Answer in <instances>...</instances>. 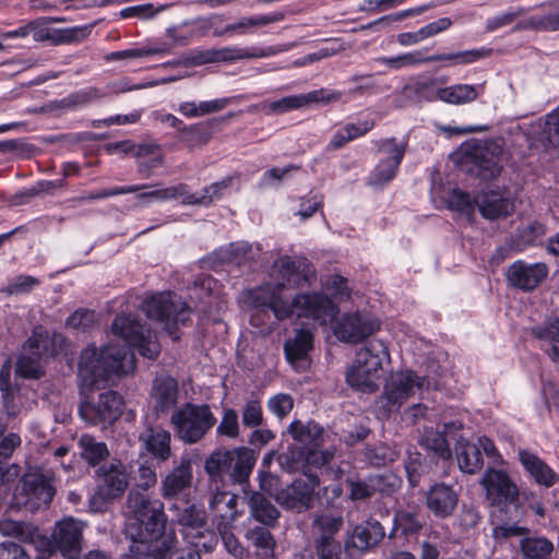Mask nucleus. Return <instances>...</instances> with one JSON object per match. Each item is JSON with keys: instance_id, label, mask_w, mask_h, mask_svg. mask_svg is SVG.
<instances>
[{"instance_id": "56", "label": "nucleus", "mask_w": 559, "mask_h": 559, "mask_svg": "<svg viewBox=\"0 0 559 559\" xmlns=\"http://www.w3.org/2000/svg\"><path fill=\"white\" fill-rule=\"evenodd\" d=\"M183 183H177L167 188H158L150 191H143L136 194V199L141 203H148L151 200L170 201L176 199L182 200Z\"/></svg>"}, {"instance_id": "6", "label": "nucleus", "mask_w": 559, "mask_h": 559, "mask_svg": "<svg viewBox=\"0 0 559 559\" xmlns=\"http://www.w3.org/2000/svg\"><path fill=\"white\" fill-rule=\"evenodd\" d=\"M257 455L249 448L219 449L205 460L204 469L210 476V484H222L225 474L233 483L245 484L249 479Z\"/></svg>"}, {"instance_id": "54", "label": "nucleus", "mask_w": 559, "mask_h": 559, "mask_svg": "<svg viewBox=\"0 0 559 559\" xmlns=\"http://www.w3.org/2000/svg\"><path fill=\"white\" fill-rule=\"evenodd\" d=\"M159 185H131V186H121V187H114V188H107L102 189L96 192L88 193L86 195L80 197L76 200L80 202H91L95 200L106 199L115 195L120 194H128V193H134L140 192L142 190L158 187Z\"/></svg>"}, {"instance_id": "57", "label": "nucleus", "mask_w": 559, "mask_h": 559, "mask_svg": "<svg viewBox=\"0 0 559 559\" xmlns=\"http://www.w3.org/2000/svg\"><path fill=\"white\" fill-rule=\"evenodd\" d=\"M103 95L98 88L87 87L68 95L61 99L60 104L62 108L75 109L99 99Z\"/></svg>"}, {"instance_id": "2", "label": "nucleus", "mask_w": 559, "mask_h": 559, "mask_svg": "<svg viewBox=\"0 0 559 559\" xmlns=\"http://www.w3.org/2000/svg\"><path fill=\"white\" fill-rule=\"evenodd\" d=\"M127 509L131 515L127 533L133 540L132 546L153 552L147 545L157 540L164 533L166 515L164 503L150 495L131 490L127 498Z\"/></svg>"}, {"instance_id": "4", "label": "nucleus", "mask_w": 559, "mask_h": 559, "mask_svg": "<svg viewBox=\"0 0 559 559\" xmlns=\"http://www.w3.org/2000/svg\"><path fill=\"white\" fill-rule=\"evenodd\" d=\"M390 361L386 344L378 338L369 341L356 354L353 365L346 372L347 383L362 392H373L384 362Z\"/></svg>"}, {"instance_id": "46", "label": "nucleus", "mask_w": 559, "mask_h": 559, "mask_svg": "<svg viewBox=\"0 0 559 559\" xmlns=\"http://www.w3.org/2000/svg\"><path fill=\"white\" fill-rule=\"evenodd\" d=\"M247 538L255 548V555L260 559L273 557L275 540L269 530L262 526H255L248 531Z\"/></svg>"}, {"instance_id": "19", "label": "nucleus", "mask_w": 559, "mask_h": 559, "mask_svg": "<svg viewBox=\"0 0 559 559\" xmlns=\"http://www.w3.org/2000/svg\"><path fill=\"white\" fill-rule=\"evenodd\" d=\"M378 146L385 158L377 164L369 176L368 182L374 187L383 186L395 177L406 151V143L397 142L395 138L381 140Z\"/></svg>"}, {"instance_id": "53", "label": "nucleus", "mask_w": 559, "mask_h": 559, "mask_svg": "<svg viewBox=\"0 0 559 559\" xmlns=\"http://www.w3.org/2000/svg\"><path fill=\"white\" fill-rule=\"evenodd\" d=\"M0 532L3 535L17 537L24 543L34 542L37 535V528L33 525L13 520L0 521Z\"/></svg>"}, {"instance_id": "36", "label": "nucleus", "mask_w": 559, "mask_h": 559, "mask_svg": "<svg viewBox=\"0 0 559 559\" xmlns=\"http://www.w3.org/2000/svg\"><path fill=\"white\" fill-rule=\"evenodd\" d=\"M233 177H226L221 181L214 182L203 188L200 195L190 192L188 185L183 183L182 204L185 205H210L219 200L225 190L231 187Z\"/></svg>"}, {"instance_id": "27", "label": "nucleus", "mask_w": 559, "mask_h": 559, "mask_svg": "<svg viewBox=\"0 0 559 559\" xmlns=\"http://www.w3.org/2000/svg\"><path fill=\"white\" fill-rule=\"evenodd\" d=\"M457 492L452 486L443 483L431 486L426 496L427 508L435 516L440 519L451 516L457 506Z\"/></svg>"}, {"instance_id": "64", "label": "nucleus", "mask_w": 559, "mask_h": 559, "mask_svg": "<svg viewBox=\"0 0 559 559\" xmlns=\"http://www.w3.org/2000/svg\"><path fill=\"white\" fill-rule=\"evenodd\" d=\"M543 132L551 145L559 146V106L546 116Z\"/></svg>"}, {"instance_id": "40", "label": "nucleus", "mask_w": 559, "mask_h": 559, "mask_svg": "<svg viewBox=\"0 0 559 559\" xmlns=\"http://www.w3.org/2000/svg\"><path fill=\"white\" fill-rule=\"evenodd\" d=\"M456 459L460 469L466 474H475L484 465L483 453L476 443L460 441L456 448Z\"/></svg>"}, {"instance_id": "9", "label": "nucleus", "mask_w": 559, "mask_h": 559, "mask_svg": "<svg viewBox=\"0 0 559 559\" xmlns=\"http://www.w3.org/2000/svg\"><path fill=\"white\" fill-rule=\"evenodd\" d=\"M97 486L90 498L93 512H102L105 507L120 498L129 486V474L123 463L114 460L96 469Z\"/></svg>"}, {"instance_id": "55", "label": "nucleus", "mask_w": 559, "mask_h": 559, "mask_svg": "<svg viewBox=\"0 0 559 559\" xmlns=\"http://www.w3.org/2000/svg\"><path fill=\"white\" fill-rule=\"evenodd\" d=\"M43 359L23 350L16 361V373L23 378L38 379L44 373Z\"/></svg>"}, {"instance_id": "13", "label": "nucleus", "mask_w": 559, "mask_h": 559, "mask_svg": "<svg viewBox=\"0 0 559 559\" xmlns=\"http://www.w3.org/2000/svg\"><path fill=\"white\" fill-rule=\"evenodd\" d=\"M55 493L50 477L39 471H29L21 478L17 499L26 509L36 511L41 507H48Z\"/></svg>"}, {"instance_id": "10", "label": "nucleus", "mask_w": 559, "mask_h": 559, "mask_svg": "<svg viewBox=\"0 0 559 559\" xmlns=\"http://www.w3.org/2000/svg\"><path fill=\"white\" fill-rule=\"evenodd\" d=\"M142 309L148 318L164 322L166 330L174 340L178 338L175 335L178 325L186 324L190 316V309L186 302L170 292L160 293L145 299Z\"/></svg>"}, {"instance_id": "50", "label": "nucleus", "mask_w": 559, "mask_h": 559, "mask_svg": "<svg viewBox=\"0 0 559 559\" xmlns=\"http://www.w3.org/2000/svg\"><path fill=\"white\" fill-rule=\"evenodd\" d=\"M425 57L420 50H414L394 57H379L376 61L385 64L392 70H401L426 63Z\"/></svg>"}, {"instance_id": "7", "label": "nucleus", "mask_w": 559, "mask_h": 559, "mask_svg": "<svg viewBox=\"0 0 559 559\" xmlns=\"http://www.w3.org/2000/svg\"><path fill=\"white\" fill-rule=\"evenodd\" d=\"M170 423L181 441L194 444L215 426L216 417L207 404L186 403L171 414Z\"/></svg>"}, {"instance_id": "20", "label": "nucleus", "mask_w": 559, "mask_h": 559, "mask_svg": "<svg viewBox=\"0 0 559 559\" xmlns=\"http://www.w3.org/2000/svg\"><path fill=\"white\" fill-rule=\"evenodd\" d=\"M342 93L338 91H331L320 88L305 94L289 95L281 99L263 103L262 110L266 115H282L292 110L300 109L309 106L310 104H330L340 100Z\"/></svg>"}, {"instance_id": "31", "label": "nucleus", "mask_w": 559, "mask_h": 559, "mask_svg": "<svg viewBox=\"0 0 559 559\" xmlns=\"http://www.w3.org/2000/svg\"><path fill=\"white\" fill-rule=\"evenodd\" d=\"M544 10L540 15H532L520 21L515 29H533L544 32L559 31V0H550L539 4Z\"/></svg>"}, {"instance_id": "5", "label": "nucleus", "mask_w": 559, "mask_h": 559, "mask_svg": "<svg viewBox=\"0 0 559 559\" xmlns=\"http://www.w3.org/2000/svg\"><path fill=\"white\" fill-rule=\"evenodd\" d=\"M273 272L278 273V282L276 285L266 284L252 290L253 304L255 307L270 308L278 320H284L292 316V307L283 290L286 286L299 282L296 261L289 257H282L274 262Z\"/></svg>"}, {"instance_id": "30", "label": "nucleus", "mask_w": 559, "mask_h": 559, "mask_svg": "<svg viewBox=\"0 0 559 559\" xmlns=\"http://www.w3.org/2000/svg\"><path fill=\"white\" fill-rule=\"evenodd\" d=\"M209 506L215 516L222 520V523H230L237 518L238 497L229 491L222 490L221 484H210Z\"/></svg>"}, {"instance_id": "43", "label": "nucleus", "mask_w": 559, "mask_h": 559, "mask_svg": "<svg viewBox=\"0 0 559 559\" xmlns=\"http://www.w3.org/2000/svg\"><path fill=\"white\" fill-rule=\"evenodd\" d=\"M520 547L526 559H549L555 549L554 543L543 536L524 537Z\"/></svg>"}, {"instance_id": "3", "label": "nucleus", "mask_w": 559, "mask_h": 559, "mask_svg": "<svg viewBox=\"0 0 559 559\" xmlns=\"http://www.w3.org/2000/svg\"><path fill=\"white\" fill-rule=\"evenodd\" d=\"M294 44H278L269 47H238L229 46L212 49H193L174 61L164 63V67H198L206 63L235 62L243 59H259L286 52Z\"/></svg>"}, {"instance_id": "11", "label": "nucleus", "mask_w": 559, "mask_h": 559, "mask_svg": "<svg viewBox=\"0 0 559 559\" xmlns=\"http://www.w3.org/2000/svg\"><path fill=\"white\" fill-rule=\"evenodd\" d=\"M343 518L332 514H317L312 520V558L342 559L343 546L336 535L343 527Z\"/></svg>"}, {"instance_id": "8", "label": "nucleus", "mask_w": 559, "mask_h": 559, "mask_svg": "<svg viewBox=\"0 0 559 559\" xmlns=\"http://www.w3.org/2000/svg\"><path fill=\"white\" fill-rule=\"evenodd\" d=\"M111 333L144 358L154 360L160 353L156 334L134 314H118L111 323Z\"/></svg>"}, {"instance_id": "28", "label": "nucleus", "mask_w": 559, "mask_h": 559, "mask_svg": "<svg viewBox=\"0 0 559 559\" xmlns=\"http://www.w3.org/2000/svg\"><path fill=\"white\" fill-rule=\"evenodd\" d=\"M192 463L189 457H181L162 481V495L166 499H171L183 493L192 484Z\"/></svg>"}, {"instance_id": "51", "label": "nucleus", "mask_w": 559, "mask_h": 559, "mask_svg": "<svg viewBox=\"0 0 559 559\" xmlns=\"http://www.w3.org/2000/svg\"><path fill=\"white\" fill-rule=\"evenodd\" d=\"M200 547H189L185 550L177 551L176 545L173 539L164 540L160 547H156L153 550L154 559H201Z\"/></svg>"}, {"instance_id": "45", "label": "nucleus", "mask_w": 559, "mask_h": 559, "mask_svg": "<svg viewBox=\"0 0 559 559\" xmlns=\"http://www.w3.org/2000/svg\"><path fill=\"white\" fill-rule=\"evenodd\" d=\"M491 49L480 48L451 53H435L426 56V63L438 61H450L451 64H468L490 55Z\"/></svg>"}, {"instance_id": "22", "label": "nucleus", "mask_w": 559, "mask_h": 559, "mask_svg": "<svg viewBox=\"0 0 559 559\" xmlns=\"http://www.w3.org/2000/svg\"><path fill=\"white\" fill-rule=\"evenodd\" d=\"M501 152L502 148L492 142L476 143L466 151L465 158L477 169L478 176L486 180L495 179L502 169Z\"/></svg>"}, {"instance_id": "42", "label": "nucleus", "mask_w": 559, "mask_h": 559, "mask_svg": "<svg viewBox=\"0 0 559 559\" xmlns=\"http://www.w3.org/2000/svg\"><path fill=\"white\" fill-rule=\"evenodd\" d=\"M78 445L82 459L93 466L97 465L109 455L107 444L103 441H97L90 435L81 436Z\"/></svg>"}, {"instance_id": "17", "label": "nucleus", "mask_w": 559, "mask_h": 559, "mask_svg": "<svg viewBox=\"0 0 559 559\" xmlns=\"http://www.w3.org/2000/svg\"><path fill=\"white\" fill-rule=\"evenodd\" d=\"M380 329L377 319L366 312L343 314L334 325V335L344 343L357 344Z\"/></svg>"}, {"instance_id": "60", "label": "nucleus", "mask_w": 559, "mask_h": 559, "mask_svg": "<svg viewBox=\"0 0 559 559\" xmlns=\"http://www.w3.org/2000/svg\"><path fill=\"white\" fill-rule=\"evenodd\" d=\"M371 489L373 495L379 492L381 495L390 496L400 489L402 480L393 473H384L370 477Z\"/></svg>"}, {"instance_id": "14", "label": "nucleus", "mask_w": 559, "mask_h": 559, "mask_svg": "<svg viewBox=\"0 0 559 559\" xmlns=\"http://www.w3.org/2000/svg\"><path fill=\"white\" fill-rule=\"evenodd\" d=\"M319 484V477L314 474L307 475V478L295 479L289 486L275 493V500L286 510L296 513L305 512L312 508L314 490Z\"/></svg>"}, {"instance_id": "63", "label": "nucleus", "mask_w": 559, "mask_h": 559, "mask_svg": "<svg viewBox=\"0 0 559 559\" xmlns=\"http://www.w3.org/2000/svg\"><path fill=\"white\" fill-rule=\"evenodd\" d=\"M40 281L32 275H17L14 277L3 292L8 295H20L31 292L35 286H38Z\"/></svg>"}, {"instance_id": "26", "label": "nucleus", "mask_w": 559, "mask_h": 559, "mask_svg": "<svg viewBox=\"0 0 559 559\" xmlns=\"http://www.w3.org/2000/svg\"><path fill=\"white\" fill-rule=\"evenodd\" d=\"M385 536L384 527L374 519L356 525L347 535L346 548H355L359 551H368L376 547Z\"/></svg>"}, {"instance_id": "49", "label": "nucleus", "mask_w": 559, "mask_h": 559, "mask_svg": "<svg viewBox=\"0 0 559 559\" xmlns=\"http://www.w3.org/2000/svg\"><path fill=\"white\" fill-rule=\"evenodd\" d=\"M433 81L413 80L405 84L401 91V95L408 100L415 102H432L436 100V93L431 92Z\"/></svg>"}, {"instance_id": "58", "label": "nucleus", "mask_w": 559, "mask_h": 559, "mask_svg": "<svg viewBox=\"0 0 559 559\" xmlns=\"http://www.w3.org/2000/svg\"><path fill=\"white\" fill-rule=\"evenodd\" d=\"M423 445L431 450L436 455L444 460L451 456L448 440L444 435L439 431L429 430L425 433L421 441Z\"/></svg>"}, {"instance_id": "35", "label": "nucleus", "mask_w": 559, "mask_h": 559, "mask_svg": "<svg viewBox=\"0 0 559 559\" xmlns=\"http://www.w3.org/2000/svg\"><path fill=\"white\" fill-rule=\"evenodd\" d=\"M288 433L299 443L297 449H307L311 447H321L323 441V427L313 420L301 421L294 420L287 428Z\"/></svg>"}, {"instance_id": "23", "label": "nucleus", "mask_w": 559, "mask_h": 559, "mask_svg": "<svg viewBox=\"0 0 559 559\" xmlns=\"http://www.w3.org/2000/svg\"><path fill=\"white\" fill-rule=\"evenodd\" d=\"M548 272L546 263H526L523 260H518L507 269L506 276L511 286L524 292H532L547 277Z\"/></svg>"}, {"instance_id": "12", "label": "nucleus", "mask_w": 559, "mask_h": 559, "mask_svg": "<svg viewBox=\"0 0 559 559\" xmlns=\"http://www.w3.org/2000/svg\"><path fill=\"white\" fill-rule=\"evenodd\" d=\"M425 384V378L414 371H400L391 374L385 381L380 399L384 413L399 411L400 407Z\"/></svg>"}, {"instance_id": "38", "label": "nucleus", "mask_w": 559, "mask_h": 559, "mask_svg": "<svg viewBox=\"0 0 559 559\" xmlns=\"http://www.w3.org/2000/svg\"><path fill=\"white\" fill-rule=\"evenodd\" d=\"M285 19V14L281 11L271 12L267 14H259L253 16L241 17L237 23L228 24L218 33L225 35L229 33L247 34L253 29L264 27L269 24L281 22Z\"/></svg>"}, {"instance_id": "34", "label": "nucleus", "mask_w": 559, "mask_h": 559, "mask_svg": "<svg viewBox=\"0 0 559 559\" xmlns=\"http://www.w3.org/2000/svg\"><path fill=\"white\" fill-rule=\"evenodd\" d=\"M485 90V83L472 84H454L445 87H440L436 91V99L451 104L464 105L475 102Z\"/></svg>"}, {"instance_id": "15", "label": "nucleus", "mask_w": 559, "mask_h": 559, "mask_svg": "<svg viewBox=\"0 0 559 559\" xmlns=\"http://www.w3.org/2000/svg\"><path fill=\"white\" fill-rule=\"evenodd\" d=\"M63 19H37L28 23L29 34L35 41H49L52 45L72 44L84 40L92 32L93 25L67 28H50L48 22H62Z\"/></svg>"}, {"instance_id": "48", "label": "nucleus", "mask_w": 559, "mask_h": 559, "mask_svg": "<svg viewBox=\"0 0 559 559\" xmlns=\"http://www.w3.org/2000/svg\"><path fill=\"white\" fill-rule=\"evenodd\" d=\"M212 136V124L209 121L182 127L180 141L189 147L204 145Z\"/></svg>"}, {"instance_id": "41", "label": "nucleus", "mask_w": 559, "mask_h": 559, "mask_svg": "<svg viewBox=\"0 0 559 559\" xmlns=\"http://www.w3.org/2000/svg\"><path fill=\"white\" fill-rule=\"evenodd\" d=\"M376 126L373 120L346 123L336 131L328 144L329 150L342 148L346 143L368 133Z\"/></svg>"}, {"instance_id": "47", "label": "nucleus", "mask_w": 559, "mask_h": 559, "mask_svg": "<svg viewBox=\"0 0 559 559\" xmlns=\"http://www.w3.org/2000/svg\"><path fill=\"white\" fill-rule=\"evenodd\" d=\"M223 263L243 265L253 259L252 247L247 242L229 243L216 252Z\"/></svg>"}, {"instance_id": "1", "label": "nucleus", "mask_w": 559, "mask_h": 559, "mask_svg": "<svg viewBox=\"0 0 559 559\" xmlns=\"http://www.w3.org/2000/svg\"><path fill=\"white\" fill-rule=\"evenodd\" d=\"M134 369V354L124 347L114 344L100 349L94 344L86 346L80 355L78 372L83 396L79 407L81 418L95 426L112 424L121 415V395L112 390L96 395L93 391L108 385L112 377L131 373Z\"/></svg>"}, {"instance_id": "16", "label": "nucleus", "mask_w": 559, "mask_h": 559, "mask_svg": "<svg viewBox=\"0 0 559 559\" xmlns=\"http://www.w3.org/2000/svg\"><path fill=\"white\" fill-rule=\"evenodd\" d=\"M289 306L292 314L296 313L299 318L312 319L320 324L332 321L338 312L337 306L321 293L299 294L289 302Z\"/></svg>"}, {"instance_id": "44", "label": "nucleus", "mask_w": 559, "mask_h": 559, "mask_svg": "<svg viewBox=\"0 0 559 559\" xmlns=\"http://www.w3.org/2000/svg\"><path fill=\"white\" fill-rule=\"evenodd\" d=\"M312 334L306 330H299L295 337L287 340L284 344L285 356L288 361L294 364L304 359L312 348Z\"/></svg>"}, {"instance_id": "21", "label": "nucleus", "mask_w": 559, "mask_h": 559, "mask_svg": "<svg viewBox=\"0 0 559 559\" xmlns=\"http://www.w3.org/2000/svg\"><path fill=\"white\" fill-rule=\"evenodd\" d=\"M320 447H311L307 449H297L289 447L287 452L281 455L280 463L283 468L289 473L302 471L305 476L310 475L307 469L310 467H321L329 463L333 453L330 451H322Z\"/></svg>"}, {"instance_id": "37", "label": "nucleus", "mask_w": 559, "mask_h": 559, "mask_svg": "<svg viewBox=\"0 0 559 559\" xmlns=\"http://www.w3.org/2000/svg\"><path fill=\"white\" fill-rule=\"evenodd\" d=\"M147 452L157 461L166 462L171 455V435L163 428H150L141 438Z\"/></svg>"}, {"instance_id": "33", "label": "nucleus", "mask_w": 559, "mask_h": 559, "mask_svg": "<svg viewBox=\"0 0 559 559\" xmlns=\"http://www.w3.org/2000/svg\"><path fill=\"white\" fill-rule=\"evenodd\" d=\"M151 399L156 412H165L170 409L178 400V382L170 376H160L155 378Z\"/></svg>"}, {"instance_id": "29", "label": "nucleus", "mask_w": 559, "mask_h": 559, "mask_svg": "<svg viewBox=\"0 0 559 559\" xmlns=\"http://www.w3.org/2000/svg\"><path fill=\"white\" fill-rule=\"evenodd\" d=\"M519 461L524 471L539 486L550 488L559 483V475L537 454L528 450L519 451Z\"/></svg>"}, {"instance_id": "18", "label": "nucleus", "mask_w": 559, "mask_h": 559, "mask_svg": "<svg viewBox=\"0 0 559 559\" xmlns=\"http://www.w3.org/2000/svg\"><path fill=\"white\" fill-rule=\"evenodd\" d=\"M83 528V523L72 518L59 521L51 534V552L59 551L67 559H78L82 551Z\"/></svg>"}, {"instance_id": "61", "label": "nucleus", "mask_w": 559, "mask_h": 559, "mask_svg": "<svg viewBox=\"0 0 559 559\" xmlns=\"http://www.w3.org/2000/svg\"><path fill=\"white\" fill-rule=\"evenodd\" d=\"M241 421L247 428H255L263 424L262 405L258 399H250L243 404Z\"/></svg>"}, {"instance_id": "62", "label": "nucleus", "mask_w": 559, "mask_h": 559, "mask_svg": "<svg viewBox=\"0 0 559 559\" xmlns=\"http://www.w3.org/2000/svg\"><path fill=\"white\" fill-rule=\"evenodd\" d=\"M219 436L235 439L239 436L238 414L233 408H225L219 425L216 428Z\"/></svg>"}, {"instance_id": "24", "label": "nucleus", "mask_w": 559, "mask_h": 559, "mask_svg": "<svg viewBox=\"0 0 559 559\" xmlns=\"http://www.w3.org/2000/svg\"><path fill=\"white\" fill-rule=\"evenodd\" d=\"M481 485L491 504L513 503L519 496L516 485L503 471L488 469L483 476Z\"/></svg>"}, {"instance_id": "59", "label": "nucleus", "mask_w": 559, "mask_h": 559, "mask_svg": "<svg viewBox=\"0 0 559 559\" xmlns=\"http://www.w3.org/2000/svg\"><path fill=\"white\" fill-rule=\"evenodd\" d=\"M528 12V9L523 7L510 8L509 10L501 12L486 22V29L493 32L498 28L512 24L515 20L524 16Z\"/></svg>"}, {"instance_id": "32", "label": "nucleus", "mask_w": 559, "mask_h": 559, "mask_svg": "<svg viewBox=\"0 0 559 559\" xmlns=\"http://www.w3.org/2000/svg\"><path fill=\"white\" fill-rule=\"evenodd\" d=\"M475 202L481 215L488 219L508 216L514 210L511 199L498 191H484L475 198Z\"/></svg>"}, {"instance_id": "39", "label": "nucleus", "mask_w": 559, "mask_h": 559, "mask_svg": "<svg viewBox=\"0 0 559 559\" xmlns=\"http://www.w3.org/2000/svg\"><path fill=\"white\" fill-rule=\"evenodd\" d=\"M251 515L266 526H275L280 519V511L262 492H253L249 499Z\"/></svg>"}, {"instance_id": "52", "label": "nucleus", "mask_w": 559, "mask_h": 559, "mask_svg": "<svg viewBox=\"0 0 559 559\" xmlns=\"http://www.w3.org/2000/svg\"><path fill=\"white\" fill-rule=\"evenodd\" d=\"M51 340L47 331L41 328H36L32 335L27 338L23 350L32 355L45 358L49 355L51 349Z\"/></svg>"}, {"instance_id": "25", "label": "nucleus", "mask_w": 559, "mask_h": 559, "mask_svg": "<svg viewBox=\"0 0 559 559\" xmlns=\"http://www.w3.org/2000/svg\"><path fill=\"white\" fill-rule=\"evenodd\" d=\"M176 522L181 526V534L194 547H205L200 539L204 537L206 530L205 512L194 504L186 506L178 511Z\"/></svg>"}]
</instances>
